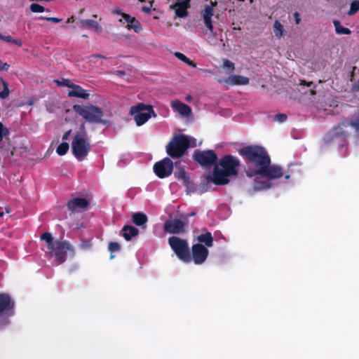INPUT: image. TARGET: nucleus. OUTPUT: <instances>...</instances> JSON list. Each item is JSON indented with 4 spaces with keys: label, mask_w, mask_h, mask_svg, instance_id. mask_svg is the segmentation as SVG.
<instances>
[{
    "label": "nucleus",
    "mask_w": 359,
    "mask_h": 359,
    "mask_svg": "<svg viewBox=\"0 0 359 359\" xmlns=\"http://www.w3.org/2000/svg\"><path fill=\"white\" fill-rule=\"evenodd\" d=\"M238 154L243 158L247 165L245 173L250 177L258 175L271 159L265 148L259 145L243 147L238 150Z\"/></svg>",
    "instance_id": "obj_1"
},
{
    "label": "nucleus",
    "mask_w": 359,
    "mask_h": 359,
    "mask_svg": "<svg viewBox=\"0 0 359 359\" xmlns=\"http://www.w3.org/2000/svg\"><path fill=\"white\" fill-rule=\"evenodd\" d=\"M219 164L222 169L215 167L212 182L216 185L227 184L230 177L238 175L240 160L236 156L228 154L220 159Z\"/></svg>",
    "instance_id": "obj_2"
},
{
    "label": "nucleus",
    "mask_w": 359,
    "mask_h": 359,
    "mask_svg": "<svg viewBox=\"0 0 359 359\" xmlns=\"http://www.w3.org/2000/svg\"><path fill=\"white\" fill-rule=\"evenodd\" d=\"M190 146L189 137L183 134L175 135L166 146V152L172 158H180L184 156Z\"/></svg>",
    "instance_id": "obj_3"
},
{
    "label": "nucleus",
    "mask_w": 359,
    "mask_h": 359,
    "mask_svg": "<svg viewBox=\"0 0 359 359\" xmlns=\"http://www.w3.org/2000/svg\"><path fill=\"white\" fill-rule=\"evenodd\" d=\"M72 151L78 161L85 159L90 151V140L88 135H74L72 142Z\"/></svg>",
    "instance_id": "obj_4"
},
{
    "label": "nucleus",
    "mask_w": 359,
    "mask_h": 359,
    "mask_svg": "<svg viewBox=\"0 0 359 359\" xmlns=\"http://www.w3.org/2000/svg\"><path fill=\"white\" fill-rule=\"evenodd\" d=\"M168 244L180 260L185 263L191 261L189 243L186 239L172 236L168 238Z\"/></svg>",
    "instance_id": "obj_5"
},
{
    "label": "nucleus",
    "mask_w": 359,
    "mask_h": 359,
    "mask_svg": "<svg viewBox=\"0 0 359 359\" xmlns=\"http://www.w3.org/2000/svg\"><path fill=\"white\" fill-rule=\"evenodd\" d=\"M73 109L89 123H100L103 122L102 117L104 113L102 110L97 106L75 104L73 106Z\"/></svg>",
    "instance_id": "obj_6"
},
{
    "label": "nucleus",
    "mask_w": 359,
    "mask_h": 359,
    "mask_svg": "<svg viewBox=\"0 0 359 359\" xmlns=\"http://www.w3.org/2000/svg\"><path fill=\"white\" fill-rule=\"evenodd\" d=\"M130 114L134 116V120L138 126L144 124L150 117H156V114L153 107L149 104H145L143 102L138 103L137 105L131 107Z\"/></svg>",
    "instance_id": "obj_7"
},
{
    "label": "nucleus",
    "mask_w": 359,
    "mask_h": 359,
    "mask_svg": "<svg viewBox=\"0 0 359 359\" xmlns=\"http://www.w3.org/2000/svg\"><path fill=\"white\" fill-rule=\"evenodd\" d=\"M193 159L202 167L208 168L217 163L218 158L213 150L196 149L193 154Z\"/></svg>",
    "instance_id": "obj_8"
},
{
    "label": "nucleus",
    "mask_w": 359,
    "mask_h": 359,
    "mask_svg": "<svg viewBox=\"0 0 359 359\" xmlns=\"http://www.w3.org/2000/svg\"><path fill=\"white\" fill-rule=\"evenodd\" d=\"M67 250H73L70 243L67 241H55V243L48 250L51 256H55L58 264H62L67 259Z\"/></svg>",
    "instance_id": "obj_9"
},
{
    "label": "nucleus",
    "mask_w": 359,
    "mask_h": 359,
    "mask_svg": "<svg viewBox=\"0 0 359 359\" xmlns=\"http://www.w3.org/2000/svg\"><path fill=\"white\" fill-rule=\"evenodd\" d=\"M112 13L121 15L122 18L119 20V22L126 23V28L128 30L133 29L135 33H140L142 30L140 22L135 18L132 17L129 14L123 13L120 8H115Z\"/></svg>",
    "instance_id": "obj_10"
},
{
    "label": "nucleus",
    "mask_w": 359,
    "mask_h": 359,
    "mask_svg": "<svg viewBox=\"0 0 359 359\" xmlns=\"http://www.w3.org/2000/svg\"><path fill=\"white\" fill-rule=\"evenodd\" d=\"M173 170V163L169 158L156 162L154 165V172L159 178H165L170 176Z\"/></svg>",
    "instance_id": "obj_11"
},
{
    "label": "nucleus",
    "mask_w": 359,
    "mask_h": 359,
    "mask_svg": "<svg viewBox=\"0 0 359 359\" xmlns=\"http://www.w3.org/2000/svg\"><path fill=\"white\" fill-rule=\"evenodd\" d=\"M187 222L180 219H173L167 220L164 223V230L165 232L172 234H180L186 231Z\"/></svg>",
    "instance_id": "obj_12"
},
{
    "label": "nucleus",
    "mask_w": 359,
    "mask_h": 359,
    "mask_svg": "<svg viewBox=\"0 0 359 359\" xmlns=\"http://www.w3.org/2000/svg\"><path fill=\"white\" fill-rule=\"evenodd\" d=\"M209 251L208 248L199 243L194 244L191 247V259L196 264L204 263L208 256Z\"/></svg>",
    "instance_id": "obj_13"
},
{
    "label": "nucleus",
    "mask_w": 359,
    "mask_h": 359,
    "mask_svg": "<svg viewBox=\"0 0 359 359\" xmlns=\"http://www.w3.org/2000/svg\"><path fill=\"white\" fill-rule=\"evenodd\" d=\"M258 175L265 177L268 179H278L283 175L282 168L276 165H271V159L258 173Z\"/></svg>",
    "instance_id": "obj_14"
},
{
    "label": "nucleus",
    "mask_w": 359,
    "mask_h": 359,
    "mask_svg": "<svg viewBox=\"0 0 359 359\" xmlns=\"http://www.w3.org/2000/svg\"><path fill=\"white\" fill-rule=\"evenodd\" d=\"M89 203V201L86 198H74L67 202V207L73 212H81L87 209Z\"/></svg>",
    "instance_id": "obj_15"
},
{
    "label": "nucleus",
    "mask_w": 359,
    "mask_h": 359,
    "mask_svg": "<svg viewBox=\"0 0 359 359\" xmlns=\"http://www.w3.org/2000/svg\"><path fill=\"white\" fill-rule=\"evenodd\" d=\"M171 107L182 116H189L191 114V108L180 101H172L171 102Z\"/></svg>",
    "instance_id": "obj_16"
},
{
    "label": "nucleus",
    "mask_w": 359,
    "mask_h": 359,
    "mask_svg": "<svg viewBox=\"0 0 359 359\" xmlns=\"http://www.w3.org/2000/svg\"><path fill=\"white\" fill-rule=\"evenodd\" d=\"M14 306V302L12 301L9 294L6 293L0 294V314L6 311L11 310Z\"/></svg>",
    "instance_id": "obj_17"
},
{
    "label": "nucleus",
    "mask_w": 359,
    "mask_h": 359,
    "mask_svg": "<svg viewBox=\"0 0 359 359\" xmlns=\"http://www.w3.org/2000/svg\"><path fill=\"white\" fill-rule=\"evenodd\" d=\"M71 88L72 90L68 92L69 97L83 99H88L89 97L87 90H84L81 86L74 83Z\"/></svg>",
    "instance_id": "obj_18"
},
{
    "label": "nucleus",
    "mask_w": 359,
    "mask_h": 359,
    "mask_svg": "<svg viewBox=\"0 0 359 359\" xmlns=\"http://www.w3.org/2000/svg\"><path fill=\"white\" fill-rule=\"evenodd\" d=\"M191 0H184L182 3H175V7H176L175 9V15L178 18H182L188 15L187 9L190 8Z\"/></svg>",
    "instance_id": "obj_19"
},
{
    "label": "nucleus",
    "mask_w": 359,
    "mask_h": 359,
    "mask_svg": "<svg viewBox=\"0 0 359 359\" xmlns=\"http://www.w3.org/2000/svg\"><path fill=\"white\" fill-rule=\"evenodd\" d=\"M249 79L241 75H231L224 80V82L230 85H247L249 83Z\"/></svg>",
    "instance_id": "obj_20"
},
{
    "label": "nucleus",
    "mask_w": 359,
    "mask_h": 359,
    "mask_svg": "<svg viewBox=\"0 0 359 359\" xmlns=\"http://www.w3.org/2000/svg\"><path fill=\"white\" fill-rule=\"evenodd\" d=\"M197 241L199 242V244H204L205 246L208 248L213 245L214 239L212 233L209 231H206L205 233L198 236Z\"/></svg>",
    "instance_id": "obj_21"
},
{
    "label": "nucleus",
    "mask_w": 359,
    "mask_h": 359,
    "mask_svg": "<svg viewBox=\"0 0 359 359\" xmlns=\"http://www.w3.org/2000/svg\"><path fill=\"white\" fill-rule=\"evenodd\" d=\"M122 236L126 241H130L138 234L139 230L133 226H124L122 229Z\"/></svg>",
    "instance_id": "obj_22"
},
{
    "label": "nucleus",
    "mask_w": 359,
    "mask_h": 359,
    "mask_svg": "<svg viewBox=\"0 0 359 359\" xmlns=\"http://www.w3.org/2000/svg\"><path fill=\"white\" fill-rule=\"evenodd\" d=\"M350 125V121H342L337 126L333 128L334 135L336 137L346 136V133L344 130V128H346Z\"/></svg>",
    "instance_id": "obj_23"
},
{
    "label": "nucleus",
    "mask_w": 359,
    "mask_h": 359,
    "mask_svg": "<svg viewBox=\"0 0 359 359\" xmlns=\"http://www.w3.org/2000/svg\"><path fill=\"white\" fill-rule=\"evenodd\" d=\"M213 15L214 13H210V11H209V9L203 10L202 11V16L204 20L205 25L211 33H212L214 30L212 22V17L213 16Z\"/></svg>",
    "instance_id": "obj_24"
},
{
    "label": "nucleus",
    "mask_w": 359,
    "mask_h": 359,
    "mask_svg": "<svg viewBox=\"0 0 359 359\" xmlns=\"http://www.w3.org/2000/svg\"><path fill=\"white\" fill-rule=\"evenodd\" d=\"M148 221L147 216L143 212H135L133 215V222L137 226H142Z\"/></svg>",
    "instance_id": "obj_25"
},
{
    "label": "nucleus",
    "mask_w": 359,
    "mask_h": 359,
    "mask_svg": "<svg viewBox=\"0 0 359 359\" xmlns=\"http://www.w3.org/2000/svg\"><path fill=\"white\" fill-rule=\"evenodd\" d=\"M81 26L92 28L96 32H100L102 28L97 21L93 20H81Z\"/></svg>",
    "instance_id": "obj_26"
},
{
    "label": "nucleus",
    "mask_w": 359,
    "mask_h": 359,
    "mask_svg": "<svg viewBox=\"0 0 359 359\" xmlns=\"http://www.w3.org/2000/svg\"><path fill=\"white\" fill-rule=\"evenodd\" d=\"M273 29L275 36L278 39H280L284 35V28L283 25L279 20H276L273 25Z\"/></svg>",
    "instance_id": "obj_27"
},
{
    "label": "nucleus",
    "mask_w": 359,
    "mask_h": 359,
    "mask_svg": "<svg viewBox=\"0 0 359 359\" xmlns=\"http://www.w3.org/2000/svg\"><path fill=\"white\" fill-rule=\"evenodd\" d=\"M0 39H1L4 41L8 42V43H14L19 47H21L22 46V41L21 39H13L10 35H4L2 34H0Z\"/></svg>",
    "instance_id": "obj_28"
},
{
    "label": "nucleus",
    "mask_w": 359,
    "mask_h": 359,
    "mask_svg": "<svg viewBox=\"0 0 359 359\" xmlns=\"http://www.w3.org/2000/svg\"><path fill=\"white\" fill-rule=\"evenodd\" d=\"M333 24L335 27V31L338 34H350L351 30L348 28L344 27L338 20H334Z\"/></svg>",
    "instance_id": "obj_29"
},
{
    "label": "nucleus",
    "mask_w": 359,
    "mask_h": 359,
    "mask_svg": "<svg viewBox=\"0 0 359 359\" xmlns=\"http://www.w3.org/2000/svg\"><path fill=\"white\" fill-rule=\"evenodd\" d=\"M175 55L176 57H177L181 61L184 62V63H186L189 66L194 67V68L196 67V64L194 61H192L189 58H188L183 53H180V52H176L175 53Z\"/></svg>",
    "instance_id": "obj_30"
},
{
    "label": "nucleus",
    "mask_w": 359,
    "mask_h": 359,
    "mask_svg": "<svg viewBox=\"0 0 359 359\" xmlns=\"http://www.w3.org/2000/svg\"><path fill=\"white\" fill-rule=\"evenodd\" d=\"M41 239L43 240L47 243V250L50 249V247L55 243V241H53V236L50 233L45 232L41 236Z\"/></svg>",
    "instance_id": "obj_31"
},
{
    "label": "nucleus",
    "mask_w": 359,
    "mask_h": 359,
    "mask_svg": "<svg viewBox=\"0 0 359 359\" xmlns=\"http://www.w3.org/2000/svg\"><path fill=\"white\" fill-rule=\"evenodd\" d=\"M0 83L3 86V90L0 92V98L4 100L9 95L8 84L2 78H0Z\"/></svg>",
    "instance_id": "obj_32"
},
{
    "label": "nucleus",
    "mask_w": 359,
    "mask_h": 359,
    "mask_svg": "<svg viewBox=\"0 0 359 359\" xmlns=\"http://www.w3.org/2000/svg\"><path fill=\"white\" fill-rule=\"evenodd\" d=\"M108 249L111 252L110 259H112L115 257L113 252H118L121 250V245L117 242H110L109 243Z\"/></svg>",
    "instance_id": "obj_33"
},
{
    "label": "nucleus",
    "mask_w": 359,
    "mask_h": 359,
    "mask_svg": "<svg viewBox=\"0 0 359 359\" xmlns=\"http://www.w3.org/2000/svg\"><path fill=\"white\" fill-rule=\"evenodd\" d=\"M69 148V145L67 142H62L56 149V152L60 156H63L67 154Z\"/></svg>",
    "instance_id": "obj_34"
},
{
    "label": "nucleus",
    "mask_w": 359,
    "mask_h": 359,
    "mask_svg": "<svg viewBox=\"0 0 359 359\" xmlns=\"http://www.w3.org/2000/svg\"><path fill=\"white\" fill-rule=\"evenodd\" d=\"M359 11V1H353L351 4L350 9L348 11V15H352L356 13Z\"/></svg>",
    "instance_id": "obj_35"
},
{
    "label": "nucleus",
    "mask_w": 359,
    "mask_h": 359,
    "mask_svg": "<svg viewBox=\"0 0 359 359\" xmlns=\"http://www.w3.org/2000/svg\"><path fill=\"white\" fill-rule=\"evenodd\" d=\"M30 10L33 13H42L45 11V8L39 4H32Z\"/></svg>",
    "instance_id": "obj_36"
},
{
    "label": "nucleus",
    "mask_w": 359,
    "mask_h": 359,
    "mask_svg": "<svg viewBox=\"0 0 359 359\" xmlns=\"http://www.w3.org/2000/svg\"><path fill=\"white\" fill-rule=\"evenodd\" d=\"M271 187V184L269 181H262L260 182L256 183L255 188L256 189H269Z\"/></svg>",
    "instance_id": "obj_37"
},
{
    "label": "nucleus",
    "mask_w": 359,
    "mask_h": 359,
    "mask_svg": "<svg viewBox=\"0 0 359 359\" xmlns=\"http://www.w3.org/2000/svg\"><path fill=\"white\" fill-rule=\"evenodd\" d=\"M55 81L60 86H67L70 88H72V85L74 84L69 79H62V81L55 80Z\"/></svg>",
    "instance_id": "obj_38"
},
{
    "label": "nucleus",
    "mask_w": 359,
    "mask_h": 359,
    "mask_svg": "<svg viewBox=\"0 0 359 359\" xmlns=\"http://www.w3.org/2000/svg\"><path fill=\"white\" fill-rule=\"evenodd\" d=\"M187 172L183 168H180L177 170L175 172V176L178 180H182V178H186V175Z\"/></svg>",
    "instance_id": "obj_39"
},
{
    "label": "nucleus",
    "mask_w": 359,
    "mask_h": 359,
    "mask_svg": "<svg viewBox=\"0 0 359 359\" xmlns=\"http://www.w3.org/2000/svg\"><path fill=\"white\" fill-rule=\"evenodd\" d=\"M39 18L40 20H43L49 21V22H53V23H57V22H60L62 21V18H55V17H43V16H40V17H39Z\"/></svg>",
    "instance_id": "obj_40"
},
{
    "label": "nucleus",
    "mask_w": 359,
    "mask_h": 359,
    "mask_svg": "<svg viewBox=\"0 0 359 359\" xmlns=\"http://www.w3.org/2000/svg\"><path fill=\"white\" fill-rule=\"evenodd\" d=\"M9 134L8 130L5 128L1 122H0V142L2 141L3 137Z\"/></svg>",
    "instance_id": "obj_41"
},
{
    "label": "nucleus",
    "mask_w": 359,
    "mask_h": 359,
    "mask_svg": "<svg viewBox=\"0 0 359 359\" xmlns=\"http://www.w3.org/2000/svg\"><path fill=\"white\" fill-rule=\"evenodd\" d=\"M217 6V2L216 1H210V4L206 5L203 10L209 9V11H210V13H214V8L216 7Z\"/></svg>",
    "instance_id": "obj_42"
},
{
    "label": "nucleus",
    "mask_w": 359,
    "mask_h": 359,
    "mask_svg": "<svg viewBox=\"0 0 359 359\" xmlns=\"http://www.w3.org/2000/svg\"><path fill=\"white\" fill-rule=\"evenodd\" d=\"M287 119V115L285 114H278L275 116L274 120L280 123L285 121Z\"/></svg>",
    "instance_id": "obj_43"
},
{
    "label": "nucleus",
    "mask_w": 359,
    "mask_h": 359,
    "mask_svg": "<svg viewBox=\"0 0 359 359\" xmlns=\"http://www.w3.org/2000/svg\"><path fill=\"white\" fill-rule=\"evenodd\" d=\"M223 66H224V67L227 68V69H234V64L231 61H230L227 59L224 60Z\"/></svg>",
    "instance_id": "obj_44"
},
{
    "label": "nucleus",
    "mask_w": 359,
    "mask_h": 359,
    "mask_svg": "<svg viewBox=\"0 0 359 359\" xmlns=\"http://www.w3.org/2000/svg\"><path fill=\"white\" fill-rule=\"evenodd\" d=\"M83 134H86V135H88V133L86 131V126H85L84 123L81 124L80 128H79V130L77 131L74 135H83Z\"/></svg>",
    "instance_id": "obj_45"
},
{
    "label": "nucleus",
    "mask_w": 359,
    "mask_h": 359,
    "mask_svg": "<svg viewBox=\"0 0 359 359\" xmlns=\"http://www.w3.org/2000/svg\"><path fill=\"white\" fill-rule=\"evenodd\" d=\"M91 243L90 241H82L80 244V248L83 250L89 249L91 247Z\"/></svg>",
    "instance_id": "obj_46"
},
{
    "label": "nucleus",
    "mask_w": 359,
    "mask_h": 359,
    "mask_svg": "<svg viewBox=\"0 0 359 359\" xmlns=\"http://www.w3.org/2000/svg\"><path fill=\"white\" fill-rule=\"evenodd\" d=\"M10 67V65L7 62H4L0 60V71H8Z\"/></svg>",
    "instance_id": "obj_47"
},
{
    "label": "nucleus",
    "mask_w": 359,
    "mask_h": 359,
    "mask_svg": "<svg viewBox=\"0 0 359 359\" xmlns=\"http://www.w3.org/2000/svg\"><path fill=\"white\" fill-rule=\"evenodd\" d=\"M351 126L353 127L356 130L359 131V119L355 121H350Z\"/></svg>",
    "instance_id": "obj_48"
},
{
    "label": "nucleus",
    "mask_w": 359,
    "mask_h": 359,
    "mask_svg": "<svg viewBox=\"0 0 359 359\" xmlns=\"http://www.w3.org/2000/svg\"><path fill=\"white\" fill-rule=\"evenodd\" d=\"M293 17H294V20L295 21V23L297 25L299 24L300 22H301V17H300V15L298 12H294L293 13Z\"/></svg>",
    "instance_id": "obj_49"
},
{
    "label": "nucleus",
    "mask_w": 359,
    "mask_h": 359,
    "mask_svg": "<svg viewBox=\"0 0 359 359\" xmlns=\"http://www.w3.org/2000/svg\"><path fill=\"white\" fill-rule=\"evenodd\" d=\"M181 180H182L184 185L187 187H189L190 184H191V181L190 180V177L188 174L186 175V178H182Z\"/></svg>",
    "instance_id": "obj_50"
},
{
    "label": "nucleus",
    "mask_w": 359,
    "mask_h": 359,
    "mask_svg": "<svg viewBox=\"0 0 359 359\" xmlns=\"http://www.w3.org/2000/svg\"><path fill=\"white\" fill-rule=\"evenodd\" d=\"M71 133H72V130H69L66 131L62 135V140L63 141L67 140L69 138Z\"/></svg>",
    "instance_id": "obj_51"
},
{
    "label": "nucleus",
    "mask_w": 359,
    "mask_h": 359,
    "mask_svg": "<svg viewBox=\"0 0 359 359\" xmlns=\"http://www.w3.org/2000/svg\"><path fill=\"white\" fill-rule=\"evenodd\" d=\"M90 57H95V58H101V59H105L106 57L101 54H93L90 56Z\"/></svg>",
    "instance_id": "obj_52"
},
{
    "label": "nucleus",
    "mask_w": 359,
    "mask_h": 359,
    "mask_svg": "<svg viewBox=\"0 0 359 359\" xmlns=\"http://www.w3.org/2000/svg\"><path fill=\"white\" fill-rule=\"evenodd\" d=\"M115 74L119 76H122L126 74V72L124 71L118 70L115 72Z\"/></svg>",
    "instance_id": "obj_53"
},
{
    "label": "nucleus",
    "mask_w": 359,
    "mask_h": 359,
    "mask_svg": "<svg viewBox=\"0 0 359 359\" xmlns=\"http://www.w3.org/2000/svg\"><path fill=\"white\" fill-rule=\"evenodd\" d=\"M301 84L306 85L307 86H311L313 84V82H306V81L302 80Z\"/></svg>",
    "instance_id": "obj_54"
},
{
    "label": "nucleus",
    "mask_w": 359,
    "mask_h": 359,
    "mask_svg": "<svg viewBox=\"0 0 359 359\" xmlns=\"http://www.w3.org/2000/svg\"><path fill=\"white\" fill-rule=\"evenodd\" d=\"M142 11H144L145 13H149L150 11H151L150 8L149 7H147V6H143L142 8Z\"/></svg>",
    "instance_id": "obj_55"
},
{
    "label": "nucleus",
    "mask_w": 359,
    "mask_h": 359,
    "mask_svg": "<svg viewBox=\"0 0 359 359\" xmlns=\"http://www.w3.org/2000/svg\"><path fill=\"white\" fill-rule=\"evenodd\" d=\"M74 22V16H71L67 20V23H72V22Z\"/></svg>",
    "instance_id": "obj_56"
},
{
    "label": "nucleus",
    "mask_w": 359,
    "mask_h": 359,
    "mask_svg": "<svg viewBox=\"0 0 359 359\" xmlns=\"http://www.w3.org/2000/svg\"><path fill=\"white\" fill-rule=\"evenodd\" d=\"M191 95H187V96L186 97V100H191Z\"/></svg>",
    "instance_id": "obj_57"
},
{
    "label": "nucleus",
    "mask_w": 359,
    "mask_h": 359,
    "mask_svg": "<svg viewBox=\"0 0 359 359\" xmlns=\"http://www.w3.org/2000/svg\"><path fill=\"white\" fill-rule=\"evenodd\" d=\"M180 162H175V167H176V168H177L178 165H180Z\"/></svg>",
    "instance_id": "obj_58"
},
{
    "label": "nucleus",
    "mask_w": 359,
    "mask_h": 359,
    "mask_svg": "<svg viewBox=\"0 0 359 359\" xmlns=\"http://www.w3.org/2000/svg\"><path fill=\"white\" fill-rule=\"evenodd\" d=\"M184 0H176V3H182L183 2Z\"/></svg>",
    "instance_id": "obj_59"
},
{
    "label": "nucleus",
    "mask_w": 359,
    "mask_h": 359,
    "mask_svg": "<svg viewBox=\"0 0 359 359\" xmlns=\"http://www.w3.org/2000/svg\"><path fill=\"white\" fill-rule=\"evenodd\" d=\"M285 178L286 180H288V179L290 178V175H285Z\"/></svg>",
    "instance_id": "obj_60"
},
{
    "label": "nucleus",
    "mask_w": 359,
    "mask_h": 359,
    "mask_svg": "<svg viewBox=\"0 0 359 359\" xmlns=\"http://www.w3.org/2000/svg\"><path fill=\"white\" fill-rule=\"evenodd\" d=\"M4 215V212L0 211V217Z\"/></svg>",
    "instance_id": "obj_61"
},
{
    "label": "nucleus",
    "mask_w": 359,
    "mask_h": 359,
    "mask_svg": "<svg viewBox=\"0 0 359 359\" xmlns=\"http://www.w3.org/2000/svg\"><path fill=\"white\" fill-rule=\"evenodd\" d=\"M6 212H9V210L8 208H6Z\"/></svg>",
    "instance_id": "obj_62"
},
{
    "label": "nucleus",
    "mask_w": 359,
    "mask_h": 359,
    "mask_svg": "<svg viewBox=\"0 0 359 359\" xmlns=\"http://www.w3.org/2000/svg\"><path fill=\"white\" fill-rule=\"evenodd\" d=\"M253 1V0H250V3H252Z\"/></svg>",
    "instance_id": "obj_63"
}]
</instances>
